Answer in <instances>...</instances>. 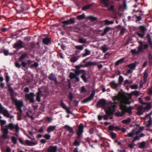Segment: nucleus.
I'll use <instances>...</instances> for the list:
<instances>
[{
  "mask_svg": "<svg viewBox=\"0 0 152 152\" xmlns=\"http://www.w3.org/2000/svg\"><path fill=\"white\" fill-rule=\"evenodd\" d=\"M12 140L13 143L14 144H16L17 142V140L16 138L14 136H13L12 137Z\"/></svg>",
  "mask_w": 152,
  "mask_h": 152,
  "instance_id": "052dcab7",
  "label": "nucleus"
},
{
  "mask_svg": "<svg viewBox=\"0 0 152 152\" xmlns=\"http://www.w3.org/2000/svg\"><path fill=\"white\" fill-rule=\"evenodd\" d=\"M135 61L134 63H131L127 65V66L130 69L134 70L135 69L137 63Z\"/></svg>",
  "mask_w": 152,
  "mask_h": 152,
  "instance_id": "6ab92c4d",
  "label": "nucleus"
},
{
  "mask_svg": "<svg viewBox=\"0 0 152 152\" xmlns=\"http://www.w3.org/2000/svg\"><path fill=\"white\" fill-rule=\"evenodd\" d=\"M83 124L80 123L78 127V130L77 132V139H80L81 135L83 132Z\"/></svg>",
  "mask_w": 152,
  "mask_h": 152,
  "instance_id": "0eeeda50",
  "label": "nucleus"
},
{
  "mask_svg": "<svg viewBox=\"0 0 152 152\" xmlns=\"http://www.w3.org/2000/svg\"><path fill=\"white\" fill-rule=\"evenodd\" d=\"M23 44V43L21 40H18L14 44L13 48H16L18 50L25 47Z\"/></svg>",
  "mask_w": 152,
  "mask_h": 152,
  "instance_id": "423d86ee",
  "label": "nucleus"
},
{
  "mask_svg": "<svg viewBox=\"0 0 152 152\" xmlns=\"http://www.w3.org/2000/svg\"><path fill=\"white\" fill-rule=\"evenodd\" d=\"M75 19L74 17L71 18L69 20L63 21L62 23L65 26L73 24L75 23Z\"/></svg>",
  "mask_w": 152,
  "mask_h": 152,
  "instance_id": "6e6552de",
  "label": "nucleus"
},
{
  "mask_svg": "<svg viewBox=\"0 0 152 152\" xmlns=\"http://www.w3.org/2000/svg\"><path fill=\"white\" fill-rule=\"evenodd\" d=\"M75 48L76 49L80 50H82L83 48V46L82 45L76 46H75Z\"/></svg>",
  "mask_w": 152,
  "mask_h": 152,
  "instance_id": "13d9d810",
  "label": "nucleus"
},
{
  "mask_svg": "<svg viewBox=\"0 0 152 152\" xmlns=\"http://www.w3.org/2000/svg\"><path fill=\"white\" fill-rule=\"evenodd\" d=\"M56 128V126H50L48 127V133L52 132L55 130Z\"/></svg>",
  "mask_w": 152,
  "mask_h": 152,
  "instance_id": "a878e982",
  "label": "nucleus"
},
{
  "mask_svg": "<svg viewBox=\"0 0 152 152\" xmlns=\"http://www.w3.org/2000/svg\"><path fill=\"white\" fill-rule=\"evenodd\" d=\"M76 74L72 72H71L69 73V77L72 79L76 78Z\"/></svg>",
  "mask_w": 152,
  "mask_h": 152,
  "instance_id": "79ce46f5",
  "label": "nucleus"
},
{
  "mask_svg": "<svg viewBox=\"0 0 152 152\" xmlns=\"http://www.w3.org/2000/svg\"><path fill=\"white\" fill-rule=\"evenodd\" d=\"M68 98L71 101H72L73 98L74 96L73 95L72 93L71 92H70L69 93V95L68 96Z\"/></svg>",
  "mask_w": 152,
  "mask_h": 152,
  "instance_id": "603ef678",
  "label": "nucleus"
},
{
  "mask_svg": "<svg viewBox=\"0 0 152 152\" xmlns=\"http://www.w3.org/2000/svg\"><path fill=\"white\" fill-rule=\"evenodd\" d=\"M105 24L106 25L112 24L114 23V21H109L108 20H104Z\"/></svg>",
  "mask_w": 152,
  "mask_h": 152,
  "instance_id": "4c0bfd02",
  "label": "nucleus"
},
{
  "mask_svg": "<svg viewBox=\"0 0 152 152\" xmlns=\"http://www.w3.org/2000/svg\"><path fill=\"white\" fill-rule=\"evenodd\" d=\"M39 64L37 62H35L34 64L31 65L30 66V68H37Z\"/></svg>",
  "mask_w": 152,
  "mask_h": 152,
  "instance_id": "a19ab883",
  "label": "nucleus"
},
{
  "mask_svg": "<svg viewBox=\"0 0 152 152\" xmlns=\"http://www.w3.org/2000/svg\"><path fill=\"white\" fill-rule=\"evenodd\" d=\"M85 53L82 54V56L83 57H85L90 54L91 51L87 49L85 50Z\"/></svg>",
  "mask_w": 152,
  "mask_h": 152,
  "instance_id": "bb28decb",
  "label": "nucleus"
},
{
  "mask_svg": "<svg viewBox=\"0 0 152 152\" xmlns=\"http://www.w3.org/2000/svg\"><path fill=\"white\" fill-rule=\"evenodd\" d=\"M148 76V74L146 70H145L144 73L143 75V79L144 82L145 83L147 80V79Z\"/></svg>",
  "mask_w": 152,
  "mask_h": 152,
  "instance_id": "5701e85b",
  "label": "nucleus"
},
{
  "mask_svg": "<svg viewBox=\"0 0 152 152\" xmlns=\"http://www.w3.org/2000/svg\"><path fill=\"white\" fill-rule=\"evenodd\" d=\"M3 53L4 55L5 56H8L9 54V51L8 50L5 49L3 50Z\"/></svg>",
  "mask_w": 152,
  "mask_h": 152,
  "instance_id": "338daca9",
  "label": "nucleus"
},
{
  "mask_svg": "<svg viewBox=\"0 0 152 152\" xmlns=\"http://www.w3.org/2000/svg\"><path fill=\"white\" fill-rule=\"evenodd\" d=\"M145 142L144 141L140 143V145L139 146V148H145Z\"/></svg>",
  "mask_w": 152,
  "mask_h": 152,
  "instance_id": "49530a36",
  "label": "nucleus"
},
{
  "mask_svg": "<svg viewBox=\"0 0 152 152\" xmlns=\"http://www.w3.org/2000/svg\"><path fill=\"white\" fill-rule=\"evenodd\" d=\"M42 42L45 44L48 45V37L43 39Z\"/></svg>",
  "mask_w": 152,
  "mask_h": 152,
  "instance_id": "e2e57ef3",
  "label": "nucleus"
},
{
  "mask_svg": "<svg viewBox=\"0 0 152 152\" xmlns=\"http://www.w3.org/2000/svg\"><path fill=\"white\" fill-rule=\"evenodd\" d=\"M28 56L26 53H23L19 57V60L20 61H23V59Z\"/></svg>",
  "mask_w": 152,
  "mask_h": 152,
  "instance_id": "b1692460",
  "label": "nucleus"
},
{
  "mask_svg": "<svg viewBox=\"0 0 152 152\" xmlns=\"http://www.w3.org/2000/svg\"><path fill=\"white\" fill-rule=\"evenodd\" d=\"M78 42L80 43L85 44L86 43V39L83 38H81L79 39Z\"/></svg>",
  "mask_w": 152,
  "mask_h": 152,
  "instance_id": "2f4dec72",
  "label": "nucleus"
},
{
  "mask_svg": "<svg viewBox=\"0 0 152 152\" xmlns=\"http://www.w3.org/2000/svg\"><path fill=\"white\" fill-rule=\"evenodd\" d=\"M118 80L119 81L118 83L119 85H121V83L123 81L124 78L122 76L120 75L119 77Z\"/></svg>",
  "mask_w": 152,
  "mask_h": 152,
  "instance_id": "8fccbe9b",
  "label": "nucleus"
},
{
  "mask_svg": "<svg viewBox=\"0 0 152 152\" xmlns=\"http://www.w3.org/2000/svg\"><path fill=\"white\" fill-rule=\"evenodd\" d=\"M127 103L126 102H122L121 103L120 108L121 112L119 111L116 112L115 113V115L117 117H121L123 116L126 113H128L130 115L132 114V110L133 109V107L130 106L127 107L126 106Z\"/></svg>",
  "mask_w": 152,
  "mask_h": 152,
  "instance_id": "f257e3e1",
  "label": "nucleus"
},
{
  "mask_svg": "<svg viewBox=\"0 0 152 152\" xmlns=\"http://www.w3.org/2000/svg\"><path fill=\"white\" fill-rule=\"evenodd\" d=\"M60 106L62 107V108L64 110L67 107L66 106V104L64 103L63 101L62 100H61V104H60Z\"/></svg>",
  "mask_w": 152,
  "mask_h": 152,
  "instance_id": "37998d69",
  "label": "nucleus"
},
{
  "mask_svg": "<svg viewBox=\"0 0 152 152\" xmlns=\"http://www.w3.org/2000/svg\"><path fill=\"white\" fill-rule=\"evenodd\" d=\"M101 3L102 4L104 7L107 8L108 10L113 11L115 7L113 5V1L110 0H100Z\"/></svg>",
  "mask_w": 152,
  "mask_h": 152,
  "instance_id": "f03ea898",
  "label": "nucleus"
},
{
  "mask_svg": "<svg viewBox=\"0 0 152 152\" xmlns=\"http://www.w3.org/2000/svg\"><path fill=\"white\" fill-rule=\"evenodd\" d=\"M85 15L84 14H83L80 15L77 17V19L79 20H82L85 18Z\"/></svg>",
  "mask_w": 152,
  "mask_h": 152,
  "instance_id": "c9c22d12",
  "label": "nucleus"
},
{
  "mask_svg": "<svg viewBox=\"0 0 152 152\" xmlns=\"http://www.w3.org/2000/svg\"><path fill=\"white\" fill-rule=\"evenodd\" d=\"M109 103L111 105V107H110V109L112 110L113 112H114L116 106V104L117 103V102H112V101H110Z\"/></svg>",
  "mask_w": 152,
  "mask_h": 152,
  "instance_id": "ddd939ff",
  "label": "nucleus"
},
{
  "mask_svg": "<svg viewBox=\"0 0 152 152\" xmlns=\"http://www.w3.org/2000/svg\"><path fill=\"white\" fill-rule=\"evenodd\" d=\"M38 91L35 94L36 95V99L37 102H40L41 101V97L43 95H47L48 92L46 90L45 94H43L40 89L38 88Z\"/></svg>",
  "mask_w": 152,
  "mask_h": 152,
  "instance_id": "20e7f679",
  "label": "nucleus"
},
{
  "mask_svg": "<svg viewBox=\"0 0 152 152\" xmlns=\"http://www.w3.org/2000/svg\"><path fill=\"white\" fill-rule=\"evenodd\" d=\"M106 104V101L104 99H101L99 100L97 104V106L99 107L100 106L104 107L105 106Z\"/></svg>",
  "mask_w": 152,
  "mask_h": 152,
  "instance_id": "9d476101",
  "label": "nucleus"
},
{
  "mask_svg": "<svg viewBox=\"0 0 152 152\" xmlns=\"http://www.w3.org/2000/svg\"><path fill=\"white\" fill-rule=\"evenodd\" d=\"M93 100V99L90 96L85 99L83 101V103H86L88 102L91 101Z\"/></svg>",
  "mask_w": 152,
  "mask_h": 152,
  "instance_id": "f704fd0d",
  "label": "nucleus"
},
{
  "mask_svg": "<svg viewBox=\"0 0 152 152\" xmlns=\"http://www.w3.org/2000/svg\"><path fill=\"white\" fill-rule=\"evenodd\" d=\"M3 114L4 116L7 117L9 118L10 117V113H9L8 111L6 110H2Z\"/></svg>",
  "mask_w": 152,
  "mask_h": 152,
  "instance_id": "4be33fe9",
  "label": "nucleus"
},
{
  "mask_svg": "<svg viewBox=\"0 0 152 152\" xmlns=\"http://www.w3.org/2000/svg\"><path fill=\"white\" fill-rule=\"evenodd\" d=\"M114 112H113V111L110 108L109 110L106 111V114L109 116H110L113 115Z\"/></svg>",
  "mask_w": 152,
  "mask_h": 152,
  "instance_id": "393cba45",
  "label": "nucleus"
},
{
  "mask_svg": "<svg viewBox=\"0 0 152 152\" xmlns=\"http://www.w3.org/2000/svg\"><path fill=\"white\" fill-rule=\"evenodd\" d=\"M1 130L3 132V134H7L8 133V130L7 128L3 129Z\"/></svg>",
  "mask_w": 152,
  "mask_h": 152,
  "instance_id": "0e129e2a",
  "label": "nucleus"
},
{
  "mask_svg": "<svg viewBox=\"0 0 152 152\" xmlns=\"http://www.w3.org/2000/svg\"><path fill=\"white\" fill-rule=\"evenodd\" d=\"M111 137L113 139H115L116 136V134L115 133H114L113 132H111L110 133Z\"/></svg>",
  "mask_w": 152,
  "mask_h": 152,
  "instance_id": "864d4df0",
  "label": "nucleus"
},
{
  "mask_svg": "<svg viewBox=\"0 0 152 152\" xmlns=\"http://www.w3.org/2000/svg\"><path fill=\"white\" fill-rule=\"evenodd\" d=\"M101 50L103 53H105L108 50V48L106 47V45H104L102 46L101 47Z\"/></svg>",
  "mask_w": 152,
  "mask_h": 152,
  "instance_id": "e433bc0d",
  "label": "nucleus"
},
{
  "mask_svg": "<svg viewBox=\"0 0 152 152\" xmlns=\"http://www.w3.org/2000/svg\"><path fill=\"white\" fill-rule=\"evenodd\" d=\"M32 104H32V106L33 108L35 110L37 109L38 107V105L37 104L34 103Z\"/></svg>",
  "mask_w": 152,
  "mask_h": 152,
  "instance_id": "5fc2aeb1",
  "label": "nucleus"
},
{
  "mask_svg": "<svg viewBox=\"0 0 152 152\" xmlns=\"http://www.w3.org/2000/svg\"><path fill=\"white\" fill-rule=\"evenodd\" d=\"M110 85L111 87L113 89L115 90H117V88L120 85L118 83H116L115 81H112L110 83Z\"/></svg>",
  "mask_w": 152,
  "mask_h": 152,
  "instance_id": "f8f14e48",
  "label": "nucleus"
},
{
  "mask_svg": "<svg viewBox=\"0 0 152 152\" xmlns=\"http://www.w3.org/2000/svg\"><path fill=\"white\" fill-rule=\"evenodd\" d=\"M7 87L8 88V90L10 93V95L11 96H13V88L12 87H11L9 85H8L7 86Z\"/></svg>",
  "mask_w": 152,
  "mask_h": 152,
  "instance_id": "58836bf2",
  "label": "nucleus"
},
{
  "mask_svg": "<svg viewBox=\"0 0 152 152\" xmlns=\"http://www.w3.org/2000/svg\"><path fill=\"white\" fill-rule=\"evenodd\" d=\"M88 18L92 21H95L97 20L96 17H94L92 16H89Z\"/></svg>",
  "mask_w": 152,
  "mask_h": 152,
  "instance_id": "4d7b16f0",
  "label": "nucleus"
},
{
  "mask_svg": "<svg viewBox=\"0 0 152 152\" xmlns=\"http://www.w3.org/2000/svg\"><path fill=\"white\" fill-rule=\"evenodd\" d=\"M121 129L118 126H114L113 125H110L108 127V130L110 131H112L113 130H120Z\"/></svg>",
  "mask_w": 152,
  "mask_h": 152,
  "instance_id": "2eb2a0df",
  "label": "nucleus"
},
{
  "mask_svg": "<svg viewBox=\"0 0 152 152\" xmlns=\"http://www.w3.org/2000/svg\"><path fill=\"white\" fill-rule=\"evenodd\" d=\"M147 41L149 45H151L152 42L151 36L149 34H147Z\"/></svg>",
  "mask_w": 152,
  "mask_h": 152,
  "instance_id": "cd10ccee",
  "label": "nucleus"
},
{
  "mask_svg": "<svg viewBox=\"0 0 152 152\" xmlns=\"http://www.w3.org/2000/svg\"><path fill=\"white\" fill-rule=\"evenodd\" d=\"M131 122V120L130 118H128L126 119L122 120V123L123 124H128Z\"/></svg>",
  "mask_w": 152,
  "mask_h": 152,
  "instance_id": "72a5a7b5",
  "label": "nucleus"
},
{
  "mask_svg": "<svg viewBox=\"0 0 152 152\" xmlns=\"http://www.w3.org/2000/svg\"><path fill=\"white\" fill-rule=\"evenodd\" d=\"M57 146H50L48 148V152H57Z\"/></svg>",
  "mask_w": 152,
  "mask_h": 152,
  "instance_id": "4468645a",
  "label": "nucleus"
},
{
  "mask_svg": "<svg viewBox=\"0 0 152 152\" xmlns=\"http://www.w3.org/2000/svg\"><path fill=\"white\" fill-rule=\"evenodd\" d=\"M146 105L145 107L144 108V110H149L151 108V106L150 103H146Z\"/></svg>",
  "mask_w": 152,
  "mask_h": 152,
  "instance_id": "c756f323",
  "label": "nucleus"
},
{
  "mask_svg": "<svg viewBox=\"0 0 152 152\" xmlns=\"http://www.w3.org/2000/svg\"><path fill=\"white\" fill-rule=\"evenodd\" d=\"M112 99L114 102H115L116 100H119L120 99V98L119 96H115L112 98Z\"/></svg>",
  "mask_w": 152,
  "mask_h": 152,
  "instance_id": "3c124183",
  "label": "nucleus"
},
{
  "mask_svg": "<svg viewBox=\"0 0 152 152\" xmlns=\"http://www.w3.org/2000/svg\"><path fill=\"white\" fill-rule=\"evenodd\" d=\"M144 129V127L143 126L142 127H140L139 129L136 132V134H137L138 133L140 132H141Z\"/></svg>",
  "mask_w": 152,
  "mask_h": 152,
  "instance_id": "680f3d73",
  "label": "nucleus"
},
{
  "mask_svg": "<svg viewBox=\"0 0 152 152\" xmlns=\"http://www.w3.org/2000/svg\"><path fill=\"white\" fill-rule=\"evenodd\" d=\"M139 28L140 30L143 33H144L146 30L145 27L143 26H140Z\"/></svg>",
  "mask_w": 152,
  "mask_h": 152,
  "instance_id": "6e6d98bb",
  "label": "nucleus"
},
{
  "mask_svg": "<svg viewBox=\"0 0 152 152\" xmlns=\"http://www.w3.org/2000/svg\"><path fill=\"white\" fill-rule=\"evenodd\" d=\"M125 58H122L116 61L115 64V66H118L120 64L123 63L125 61Z\"/></svg>",
  "mask_w": 152,
  "mask_h": 152,
  "instance_id": "dca6fc26",
  "label": "nucleus"
},
{
  "mask_svg": "<svg viewBox=\"0 0 152 152\" xmlns=\"http://www.w3.org/2000/svg\"><path fill=\"white\" fill-rule=\"evenodd\" d=\"M36 95L34 92L26 94L25 95V100L28 101L30 103H34L35 102L34 99V97Z\"/></svg>",
  "mask_w": 152,
  "mask_h": 152,
  "instance_id": "7ed1b4c3",
  "label": "nucleus"
},
{
  "mask_svg": "<svg viewBox=\"0 0 152 152\" xmlns=\"http://www.w3.org/2000/svg\"><path fill=\"white\" fill-rule=\"evenodd\" d=\"M138 43L140 44V45L138 47L139 50H146L148 48V44H145L144 45L141 41H139Z\"/></svg>",
  "mask_w": 152,
  "mask_h": 152,
  "instance_id": "1a4fd4ad",
  "label": "nucleus"
},
{
  "mask_svg": "<svg viewBox=\"0 0 152 152\" xmlns=\"http://www.w3.org/2000/svg\"><path fill=\"white\" fill-rule=\"evenodd\" d=\"M96 64H97L96 62L90 61L86 62L84 66L85 67H88L91 66L95 65Z\"/></svg>",
  "mask_w": 152,
  "mask_h": 152,
  "instance_id": "f3484780",
  "label": "nucleus"
},
{
  "mask_svg": "<svg viewBox=\"0 0 152 152\" xmlns=\"http://www.w3.org/2000/svg\"><path fill=\"white\" fill-rule=\"evenodd\" d=\"M152 124V119L151 118V117H150L149 118V120L148 121V122L146 125V127H149L150 126H151V125Z\"/></svg>",
  "mask_w": 152,
  "mask_h": 152,
  "instance_id": "a18cd8bd",
  "label": "nucleus"
},
{
  "mask_svg": "<svg viewBox=\"0 0 152 152\" xmlns=\"http://www.w3.org/2000/svg\"><path fill=\"white\" fill-rule=\"evenodd\" d=\"M64 128L66 129L70 133H74V131L72 128L68 125H66L64 126Z\"/></svg>",
  "mask_w": 152,
  "mask_h": 152,
  "instance_id": "412c9836",
  "label": "nucleus"
},
{
  "mask_svg": "<svg viewBox=\"0 0 152 152\" xmlns=\"http://www.w3.org/2000/svg\"><path fill=\"white\" fill-rule=\"evenodd\" d=\"M16 126V125H14L13 123H10L8 126L9 129L11 130H12L15 129Z\"/></svg>",
  "mask_w": 152,
  "mask_h": 152,
  "instance_id": "473e14b6",
  "label": "nucleus"
},
{
  "mask_svg": "<svg viewBox=\"0 0 152 152\" xmlns=\"http://www.w3.org/2000/svg\"><path fill=\"white\" fill-rule=\"evenodd\" d=\"M132 132L129 133L128 134V135H125V136L126 137H133V136L134 134V130H132Z\"/></svg>",
  "mask_w": 152,
  "mask_h": 152,
  "instance_id": "de8ad7c7",
  "label": "nucleus"
},
{
  "mask_svg": "<svg viewBox=\"0 0 152 152\" xmlns=\"http://www.w3.org/2000/svg\"><path fill=\"white\" fill-rule=\"evenodd\" d=\"M25 145H27L28 146H33L35 145L36 144L32 141H30L29 140H26L25 141Z\"/></svg>",
  "mask_w": 152,
  "mask_h": 152,
  "instance_id": "aec40b11",
  "label": "nucleus"
},
{
  "mask_svg": "<svg viewBox=\"0 0 152 152\" xmlns=\"http://www.w3.org/2000/svg\"><path fill=\"white\" fill-rule=\"evenodd\" d=\"M131 52L133 55H138L139 54L140 52H143L142 50L140 51L139 50V48H138L137 50H136L135 49H132L131 51Z\"/></svg>",
  "mask_w": 152,
  "mask_h": 152,
  "instance_id": "a211bd4d",
  "label": "nucleus"
},
{
  "mask_svg": "<svg viewBox=\"0 0 152 152\" xmlns=\"http://www.w3.org/2000/svg\"><path fill=\"white\" fill-rule=\"evenodd\" d=\"M110 28L108 27H106L104 29V34H106L107 32H108L110 30Z\"/></svg>",
  "mask_w": 152,
  "mask_h": 152,
  "instance_id": "69168bd1",
  "label": "nucleus"
},
{
  "mask_svg": "<svg viewBox=\"0 0 152 152\" xmlns=\"http://www.w3.org/2000/svg\"><path fill=\"white\" fill-rule=\"evenodd\" d=\"M86 74L85 75H82L80 77L83 80L84 82H87V79L86 77Z\"/></svg>",
  "mask_w": 152,
  "mask_h": 152,
  "instance_id": "c03bdc74",
  "label": "nucleus"
},
{
  "mask_svg": "<svg viewBox=\"0 0 152 152\" xmlns=\"http://www.w3.org/2000/svg\"><path fill=\"white\" fill-rule=\"evenodd\" d=\"M48 78L50 80L54 81L55 85H57L58 84V82L57 81V78L53 73H51L48 77Z\"/></svg>",
  "mask_w": 152,
  "mask_h": 152,
  "instance_id": "9b49d317",
  "label": "nucleus"
},
{
  "mask_svg": "<svg viewBox=\"0 0 152 152\" xmlns=\"http://www.w3.org/2000/svg\"><path fill=\"white\" fill-rule=\"evenodd\" d=\"M15 66L18 68H20L21 66V65L18 61L15 62Z\"/></svg>",
  "mask_w": 152,
  "mask_h": 152,
  "instance_id": "bf43d9fd",
  "label": "nucleus"
},
{
  "mask_svg": "<svg viewBox=\"0 0 152 152\" xmlns=\"http://www.w3.org/2000/svg\"><path fill=\"white\" fill-rule=\"evenodd\" d=\"M73 145L76 146H79L80 145V142L76 139L73 143Z\"/></svg>",
  "mask_w": 152,
  "mask_h": 152,
  "instance_id": "ea45409f",
  "label": "nucleus"
},
{
  "mask_svg": "<svg viewBox=\"0 0 152 152\" xmlns=\"http://www.w3.org/2000/svg\"><path fill=\"white\" fill-rule=\"evenodd\" d=\"M92 5V4H89L83 6L82 8L83 10H85L89 9L90 7Z\"/></svg>",
  "mask_w": 152,
  "mask_h": 152,
  "instance_id": "7c9ffc66",
  "label": "nucleus"
},
{
  "mask_svg": "<svg viewBox=\"0 0 152 152\" xmlns=\"http://www.w3.org/2000/svg\"><path fill=\"white\" fill-rule=\"evenodd\" d=\"M12 101L15 103L16 107L18 108H21L23 106V103L22 101L20 100H18L17 99L15 98L13 96L11 97Z\"/></svg>",
  "mask_w": 152,
  "mask_h": 152,
  "instance_id": "39448f33",
  "label": "nucleus"
},
{
  "mask_svg": "<svg viewBox=\"0 0 152 152\" xmlns=\"http://www.w3.org/2000/svg\"><path fill=\"white\" fill-rule=\"evenodd\" d=\"M21 62V65L23 68H25L26 67V65H27V63H26L23 61H20Z\"/></svg>",
  "mask_w": 152,
  "mask_h": 152,
  "instance_id": "774afa93",
  "label": "nucleus"
},
{
  "mask_svg": "<svg viewBox=\"0 0 152 152\" xmlns=\"http://www.w3.org/2000/svg\"><path fill=\"white\" fill-rule=\"evenodd\" d=\"M77 60V58L76 56L72 57L70 58V60L72 62H75Z\"/></svg>",
  "mask_w": 152,
  "mask_h": 152,
  "instance_id": "09e8293b",
  "label": "nucleus"
},
{
  "mask_svg": "<svg viewBox=\"0 0 152 152\" xmlns=\"http://www.w3.org/2000/svg\"><path fill=\"white\" fill-rule=\"evenodd\" d=\"M143 15V14H141L139 16H138L135 15L134 16H135V18L136 19V21H140L142 20V18L141 17V16Z\"/></svg>",
  "mask_w": 152,
  "mask_h": 152,
  "instance_id": "c85d7f7f",
  "label": "nucleus"
}]
</instances>
